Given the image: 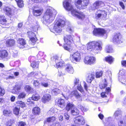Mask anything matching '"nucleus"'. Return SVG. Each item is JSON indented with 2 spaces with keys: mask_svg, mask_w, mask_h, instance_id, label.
Listing matches in <instances>:
<instances>
[{
  "mask_svg": "<svg viewBox=\"0 0 126 126\" xmlns=\"http://www.w3.org/2000/svg\"><path fill=\"white\" fill-rule=\"evenodd\" d=\"M121 113V112L120 110H118L116 111L114 114V116L116 117L118 116Z\"/></svg>",
  "mask_w": 126,
  "mask_h": 126,
  "instance_id": "obj_54",
  "label": "nucleus"
},
{
  "mask_svg": "<svg viewBox=\"0 0 126 126\" xmlns=\"http://www.w3.org/2000/svg\"><path fill=\"white\" fill-rule=\"evenodd\" d=\"M57 103L58 106L60 107L63 108L64 106L65 101L64 99H59L58 100Z\"/></svg>",
  "mask_w": 126,
  "mask_h": 126,
  "instance_id": "obj_29",
  "label": "nucleus"
},
{
  "mask_svg": "<svg viewBox=\"0 0 126 126\" xmlns=\"http://www.w3.org/2000/svg\"><path fill=\"white\" fill-rule=\"evenodd\" d=\"M107 86V84H102L99 85V87L101 89H102L104 88Z\"/></svg>",
  "mask_w": 126,
  "mask_h": 126,
  "instance_id": "obj_61",
  "label": "nucleus"
},
{
  "mask_svg": "<svg viewBox=\"0 0 126 126\" xmlns=\"http://www.w3.org/2000/svg\"><path fill=\"white\" fill-rule=\"evenodd\" d=\"M110 91V89L109 87L106 89V92H103L101 93V96L102 97H106L107 95L108 94Z\"/></svg>",
  "mask_w": 126,
  "mask_h": 126,
  "instance_id": "obj_28",
  "label": "nucleus"
},
{
  "mask_svg": "<svg viewBox=\"0 0 126 126\" xmlns=\"http://www.w3.org/2000/svg\"><path fill=\"white\" fill-rule=\"evenodd\" d=\"M57 109L56 108H52L48 112V113L51 114L52 113L56 112Z\"/></svg>",
  "mask_w": 126,
  "mask_h": 126,
  "instance_id": "obj_53",
  "label": "nucleus"
},
{
  "mask_svg": "<svg viewBox=\"0 0 126 126\" xmlns=\"http://www.w3.org/2000/svg\"><path fill=\"white\" fill-rule=\"evenodd\" d=\"M71 97H72L74 96L77 98H79L81 97L80 95L78 93V91L75 90L72 92L70 94Z\"/></svg>",
  "mask_w": 126,
  "mask_h": 126,
  "instance_id": "obj_27",
  "label": "nucleus"
},
{
  "mask_svg": "<svg viewBox=\"0 0 126 126\" xmlns=\"http://www.w3.org/2000/svg\"><path fill=\"white\" fill-rule=\"evenodd\" d=\"M71 0H67L63 2V5L64 8L67 10L71 11L73 16L77 17L79 19H83L85 17L83 13L79 12L74 8V6L71 4Z\"/></svg>",
  "mask_w": 126,
  "mask_h": 126,
  "instance_id": "obj_1",
  "label": "nucleus"
},
{
  "mask_svg": "<svg viewBox=\"0 0 126 126\" xmlns=\"http://www.w3.org/2000/svg\"><path fill=\"white\" fill-rule=\"evenodd\" d=\"M17 43L19 45V47L20 48H24L25 47L26 43L25 40L22 38H19L17 40Z\"/></svg>",
  "mask_w": 126,
  "mask_h": 126,
  "instance_id": "obj_16",
  "label": "nucleus"
},
{
  "mask_svg": "<svg viewBox=\"0 0 126 126\" xmlns=\"http://www.w3.org/2000/svg\"><path fill=\"white\" fill-rule=\"evenodd\" d=\"M6 22V20L4 16L3 15H0V23L2 25H4Z\"/></svg>",
  "mask_w": 126,
  "mask_h": 126,
  "instance_id": "obj_35",
  "label": "nucleus"
},
{
  "mask_svg": "<svg viewBox=\"0 0 126 126\" xmlns=\"http://www.w3.org/2000/svg\"><path fill=\"white\" fill-rule=\"evenodd\" d=\"M118 79L119 81L122 84L126 85V72L124 70L120 71Z\"/></svg>",
  "mask_w": 126,
  "mask_h": 126,
  "instance_id": "obj_7",
  "label": "nucleus"
},
{
  "mask_svg": "<svg viewBox=\"0 0 126 126\" xmlns=\"http://www.w3.org/2000/svg\"><path fill=\"white\" fill-rule=\"evenodd\" d=\"M103 73V72L102 71L97 72L96 73V77L97 78H99L101 77Z\"/></svg>",
  "mask_w": 126,
  "mask_h": 126,
  "instance_id": "obj_49",
  "label": "nucleus"
},
{
  "mask_svg": "<svg viewBox=\"0 0 126 126\" xmlns=\"http://www.w3.org/2000/svg\"><path fill=\"white\" fill-rule=\"evenodd\" d=\"M56 120V117L55 116H53L48 117L47 119L46 120L44 121V122H47L48 123L52 122Z\"/></svg>",
  "mask_w": 126,
  "mask_h": 126,
  "instance_id": "obj_38",
  "label": "nucleus"
},
{
  "mask_svg": "<svg viewBox=\"0 0 126 126\" xmlns=\"http://www.w3.org/2000/svg\"><path fill=\"white\" fill-rule=\"evenodd\" d=\"M11 112L10 110H5L3 111V114L4 115L7 116L9 115Z\"/></svg>",
  "mask_w": 126,
  "mask_h": 126,
  "instance_id": "obj_55",
  "label": "nucleus"
},
{
  "mask_svg": "<svg viewBox=\"0 0 126 126\" xmlns=\"http://www.w3.org/2000/svg\"><path fill=\"white\" fill-rule=\"evenodd\" d=\"M57 13L53 10L47 9L43 17V23L45 24H49L52 22L55 17Z\"/></svg>",
  "mask_w": 126,
  "mask_h": 126,
  "instance_id": "obj_3",
  "label": "nucleus"
},
{
  "mask_svg": "<svg viewBox=\"0 0 126 126\" xmlns=\"http://www.w3.org/2000/svg\"><path fill=\"white\" fill-rule=\"evenodd\" d=\"M40 111V109L38 107H35L32 110V113L35 115L39 114Z\"/></svg>",
  "mask_w": 126,
  "mask_h": 126,
  "instance_id": "obj_31",
  "label": "nucleus"
},
{
  "mask_svg": "<svg viewBox=\"0 0 126 126\" xmlns=\"http://www.w3.org/2000/svg\"><path fill=\"white\" fill-rule=\"evenodd\" d=\"M89 3V0H77L75 4L77 8L82 9L85 8Z\"/></svg>",
  "mask_w": 126,
  "mask_h": 126,
  "instance_id": "obj_5",
  "label": "nucleus"
},
{
  "mask_svg": "<svg viewBox=\"0 0 126 126\" xmlns=\"http://www.w3.org/2000/svg\"><path fill=\"white\" fill-rule=\"evenodd\" d=\"M103 4V2L102 1H96L94 4L92 10H94L98 8Z\"/></svg>",
  "mask_w": 126,
  "mask_h": 126,
  "instance_id": "obj_19",
  "label": "nucleus"
},
{
  "mask_svg": "<svg viewBox=\"0 0 126 126\" xmlns=\"http://www.w3.org/2000/svg\"><path fill=\"white\" fill-rule=\"evenodd\" d=\"M86 46L87 50L90 51H100L102 48V43L100 41L90 42L87 44Z\"/></svg>",
  "mask_w": 126,
  "mask_h": 126,
  "instance_id": "obj_4",
  "label": "nucleus"
},
{
  "mask_svg": "<svg viewBox=\"0 0 126 126\" xmlns=\"http://www.w3.org/2000/svg\"><path fill=\"white\" fill-rule=\"evenodd\" d=\"M63 39L64 43L68 44H71L73 42V37L70 35L64 34L63 37Z\"/></svg>",
  "mask_w": 126,
  "mask_h": 126,
  "instance_id": "obj_12",
  "label": "nucleus"
},
{
  "mask_svg": "<svg viewBox=\"0 0 126 126\" xmlns=\"http://www.w3.org/2000/svg\"><path fill=\"white\" fill-rule=\"evenodd\" d=\"M112 40L114 43L117 44L122 43L124 41L122 35L120 33H116L114 35Z\"/></svg>",
  "mask_w": 126,
  "mask_h": 126,
  "instance_id": "obj_8",
  "label": "nucleus"
},
{
  "mask_svg": "<svg viewBox=\"0 0 126 126\" xmlns=\"http://www.w3.org/2000/svg\"><path fill=\"white\" fill-rule=\"evenodd\" d=\"M105 60L109 63L111 64L114 61V58L111 56H107L105 58Z\"/></svg>",
  "mask_w": 126,
  "mask_h": 126,
  "instance_id": "obj_32",
  "label": "nucleus"
},
{
  "mask_svg": "<svg viewBox=\"0 0 126 126\" xmlns=\"http://www.w3.org/2000/svg\"><path fill=\"white\" fill-rule=\"evenodd\" d=\"M5 93L4 90L3 88L0 87V95L1 96H3Z\"/></svg>",
  "mask_w": 126,
  "mask_h": 126,
  "instance_id": "obj_58",
  "label": "nucleus"
},
{
  "mask_svg": "<svg viewBox=\"0 0 126 126\" xmlns=\"http://www.w3.org/2000/svg\"><path fill=\"white\" fill-rule=\"evenodd\" d=\"M51 99V95L48 94H45L42 98V101L44 103H45L47 102L50 101Z\"/></svg>",
  "mask_w": 126,
  "mask_h": 126,
  "instance_id": "obj_18",
  "label": "nucleus"
},
{
  "mask_svg": "<svg viewBox=\"0 0 126 126\" xmlns=\"http://www.w3.org/2000/svg\"><path fill=\"white\" fill-rule=\"evenodd\" d=\"M105 51L107 53H112L113 51L111 46L110 45H108L106 46Z\"/></svg>",
  "mask_w": 126,
  "mask_h": 126,
  "instance_id": "obj_34",
  "label": "nucleus"
},
{
  "mask_svg": "<svg viewBox=\"0 0 126 126\" xmlns=\"http://www.w3.org/2000/svg\"><path fill=\"white\" fill-rule=\"evenodd\" d=\"M39 27V25L38 22L36 20L34 21L31 24V30L34 32H36Z\"/></svg>",
  "mask_w": 126,
  "mask_h": 126,
  "instance_id": "obj_14",
  "label": "nucleus"
},
{
  "mask_svg": "<svg viewBox=\"0 0 126 126\" xmlns=\"http://www.w3.org/2000/svg\"><path fill=\"white\" fill-rule=\"evenodd\" d=\"M61 89V91L67 93L69 91L70 87L69 86L66 85H63L60 86L59 87Z\"/></svg>",
  "mask_w": 126,
  "mask_h": 126,
  "instance_id": "obj_24",
  "label": "nucleus"
},
{
  "mask_svg": "<svg viewBox=\"0 0 126 126\" xmlns=\"http://www.w3.org/2000/svg\"><path fill=\"white\" fill-rule=\"evenodd\" d=\"M44 55V53L43 52L40 51L39 52L38 54L37 55V57L39 59L41 58V57L43 56Z\"/></svg>",
  "mask_w": 126,
  "mask_h": 126,
  "instance_id": "obj_60",
  "label": "nucleus"
},
{
  "mask_svg": "<svg viewBox=\"0 0 126 126\" xmlns=\"http://www.w3.org/2000/svg\"><path fill=\"white\" fill-rule=\"evenodd\" d=\"M74 85L75 86H77L79 85V84H81L80 82L79 81V79L76 78L74 80Z\"/></svg>",
  "mask_w": 126,
  "mask_h": 126,
  "instance_id": "obj_46",
  "label": "nucleus"
},
{
  "mask_svg": "<svg viewBox=\"0 0 126 126\" xmlns=\"http://www.w3.org/2000/svg\"><path fill=\"white\" fill-rule=\"evenodd\" d=\"M26 124L24 122L21 121L18 123V126H26Z\"/></svg>",
  "mask_w": 126,
  "mask_h": 126,
  "instance_id": "obj_57",
  "label": "nucleus"
},
{
  "mask_svg": "<svg viewBox=\"0 0 126 126\" xmlns=\"http://www.w3.org/2000/svg\"><path fill=\"white\" fill-rule=\"evenodd\" d=\"M79 108L82 111H85L87 110V109L85 107L81 106H78Z\"/></svg>",
  "mask_w": 126,
  "mask_h": 126,
  "instance_id": "obj_59",
  "label": "nucleus"
},
{
  "mask_svg": "<svg viewBox=\"0 0 126 126\" xmlns=\"http://www.w3.org/2000/svg\"><path fill=\"white\" fill-rule=\"evenodd\" d=\"M65 70L68 73L73 74L74 72V70L71 65L70 64H67L66 66Z\"/></svg>",
  "mask_w": 126,
  "mask_h": 126,
  "instance_id": "obj_22",
  "label": "nucleus"
},
{
  "mask_svg": "<svg viewBox=\"0 0 126 126\" xmlns=\"http://www.w3.org/2000/svg\"><path fill=\"white\" fill-rule=\"evenodd\" d=\"M16 103L19 105V106L21 107H24L26 105L24 103L21 101H18L16 102Z\"/></svg>",
  "mask_w": 126,
  "mask_h": 126,
  "instance_id": "obj_50",
  "label": "nucleus"
},
{
  "mask_svg": "<svg viewBox=\"0 0 126 126\" xmlns=\"http://www.w3.org/2000/svg\"><path fill=\"white\" fill-rule=\"evenodd\" d=\"M107 15V12L103 10H98L95 14V18L96 20H105Z\"/></svg>",
  "mask_w": 126,
  "mask_h": 126,
  "instance_id": "obj_6",
  "label": "nucleus"
},
{
  "mask_svg": "<svg viewBox=\"0 0 126 126\" xmlns=\"http://www.w3.org/2000/svg\"><path fill=\"white\" fill-rule=\"evenodd\" d=\"M30 41L33 43V44L35 43L37 40V38L36 36L30 37Z\"/></svg>",
  "mask_w": 126,
  "mask_h": 126,
  "instance_id": "obj_52",
  "label": "nucleus"
},
{
  "mask_svg": "<svg viewBox=\"0 0 126 126\" xmlns=\"http://www.w3.org/2000/svg\"><path fill=\"white\" fill-rule=\"evenodd\" d=\"M55 24L53 29H50V31L55 34H59L62 31V29L65 24V20L57 18L55 21Z\"/></svg>",
  "mask_w": 126,
  "mask_h": 126,
  "instance_id": "obj_2",
  "label": "nucleus"
},
{
  "mask_svg": "<svg viewBox=\"0 0 126 126\" xmlns=\"http://www.w3.org/2000/svg\"><path fill=\"white\" fill-rule=\"evenodd\" d=\"M8 51L5 50H0V59L3 60L7 58L8 56Z\"/></svg>",
  "mask_w": 126,
  "mask_h": 126,
  "instance_id": "obj_15",
  "label": "nucleus"
},
{
  "mask_svg": "<svg viewBox=\"0 0 126 126\" xmlns=\"http://www.w3.org/2000/svg\"><path fill=\"white\" fill-rule=\"evenodd\" d=\"M26 95L25 93L24 92H22L20 93L18 96L17 98L19 99H21L24 98Z\"/></svg>",
  "mask_w": 126,
  "mask_h": 126,
  "instance_id": "obj_42",
  "label": "nucleus"
},
{
  "mask_svg": "<svg viewBox=\"0 0 126 126\" xmlns=\"http://www.w3.org/2000/svg\"><path fill=\"white\" fill-rule=\"evenodd\" d=\"M15 44V41L14 40L10 39L7 40L6 41V44L8 47H11L14 45Z\"/></svg>",
  "mask_w": 126,
  "mask_h": 126,
  "instance_id": "obj_25",
  "label": "nucleus"
},
{
  "mask_svg": "<svg viewBox=\"0 0 126 126\" xmlns=\"http://www.w3.org/2000/svg\"><path fill=\"white\" fill-rule=\"evenodd\" d=\"M106 32L103 29H95L93 31V33L94 35L97 36L98 35L103 36L106 33Z\"/></svg>",
  "mask_w": 126,
  "mask_h": 126,
  "instance_id": "obj_11",
  "label": "nucleus"
},
{
  "mask_svg": "<svg viewBox=\"0 0 126 126\" xmlns=\"http://www.w3.org/2000/svg\"><path fill=\"white\" fill-rule=\"evenodd\" d=\"M32 100H33L32 97H30L28 99L27 101L28 102H29L30 103L34 104V102L32 101Z\"/></svg>",
  "mask_w": 126,
  "mask_h": 126,
  "instance_id": "obj_62",
  "label": "nucleus"
},
{
  "mask_svg": "<svg viewBox=\"0 0 126 126\" xmlns=\"http://www.w3.org/2000/svg\"><path fill=\"white\" fill-rule=\"evenodd\" d=\"M43 12L42 9H34L33 10V14L35 16H38L40 15Z\"/></svg>",
  "mask_w": 126,
  "mask_h": 126,
  "instance_id": "obj_26",
  "label": "nucleus"
},
{
  "mask_svg": "<svg viewBox=\"0 0 126 126\" xmlns=\"http://www.w3.org/2000/svg\"><path fill=\"white\" fill-rule=\"evenodd\" d=\"M2 9L5 14L9 16H11L13 15L12 9L10 7L5 6L3 7Z\"/></svg>",
  "mask_w": 126,
  "mask_h": 126,
  "instance_id": "obj_17",
  "label": "nucleus"
},
{
  "mask_svg": "<svg viewBox=\"0 0 126 126\" xmlns=\"http://www.w3.org/2000/svg\"><path fill=\"white\" fill-rule=\"evenodd\" d=\"M39 63L38 62L33 61L31 63V65L33 68H37L38 66Z\"/></svg>",
  "mask_w": 126,
  "mask_h": 126,
  "instance_id": "obj_43",
  "label": "nucleus"
},
{
  "mask_svg": "<svg viewBox=\"0 0 126 126\" xmlns=\"http://www.w3.org/2000/svg\"><path fill=\"white\" fill-rule=\"evenodd\" d=\"M74 105L72 103H68L67 104L66 107V110L67 111H69L70 109H72L74 108Z\"/></svg>",
  "mask_w": 126,
  "mask_h": 126,
  "instance_id": "obj_39",
  "label": "nucleus"
},
{
  "mask_svg": "<svg viewBox=\"0 0 126 126\" xmlns=\"http://www.w3.org/2000/svg\"><path fill=\"white\" fill-rule=\"evenodd\" d=\"M16 2H17V5L19 7H22L23 6V1L22 0Z\"/></svg>",
  "mask_w": 126,
  "mask_h": 126,
  "instance_id": "obj_51",
  "label": "nucleus"
},
{
  "mask_svg": "<svg viewBox=\"0 0 126 126\" xmlns=\"http://www.w3.org/2000/svg\"><path fill=\"white\" fill-rule=\"evenodd\" d=\"M20 89V86L16 85L13 87V89L11 92L13 94H18Z\"/></svg>",
  "mask_w": 126,
  "mask_h": 126,
  "instance_id": "obj_20",
  "label": "nucleus"
},
{
  "mask_svg": "<svg viewBox=\"0 0 126 126\" xmlns=\"http://www.w3.org/2000/svg\"><path fill=\"white\" fill-rule=\"evenodd\" d=\"M108 121L109 123V126H115L113 121L112 120L111 118L109 117L108 118Z\"/></svg>",
  "mask_w": 126,
  "mask_h": 126,
  "instance_id": "obj_45",
  "label": "nucleus"
},
{
  "mask_svg": "<svg viewBox=\"0 0 126 126\" xmlns=\"http://www.w3.org/2000/svg\"><path fill=\"white\" fill-rule=\"evenodd\" d=\"M53 57L55 59V61L56 63H56V66L58 68L61 67L64 65V63L63 62H58V57L56 56H54Z\"/></svg>",
  "mask_w": 126,
  "mask_h": 126,
  "instance_id": "obj_23",
  "label": "nucleus"
},
{
  "mask_svg": "<svg viewBox=\"0 0 126 126\" xmlns=\"http://www.w3.org/2000/svg\"><path fill=\"white\" fill-rule=\"evenodd\" d=\"M32 97L33 100L34 101H37L40 98V96L38 94H33Z\"/></svg>",
  "mask_w": 126,
  "mask_h": 126,
  "instance_id": "obj_41",
  "label": "nucleus"
},
{
  "mask_svg": "<svg viewBox=\"0 0 126 126\" xmlns=\"http://www.w3.org/2000/svg\"><path fill=\"white\" fill-rule=\"evenodd\" d=\"M33 84L34 86L36 88H38L39 87L40 83L39 81L37 80H34L33 81Z\"/></svg>",
  "mask_w": 126,
  "mask_h": 126,
  "instance_id": "obj_48",
  "label": "nucleus"
},
{
  "mask_svg": "<svg viewBox=\"0 0 126 126\" xmlns=\"http://www.w3.org/2000/svg\"><path fill=\"white\" fill-rule=\"evenodd\" d=\"M20 110V108L19 106L16 107L13 109L14 113L16 115H18Z\"/></svg>",
  "mask_w": 126,
  "mask_h": 126,
  "instance_id": "obj_40",
  "label": "nucleus"
},
{
  "mask_svg": "<svg viewBox=\"0 0 126 126\" xmlns=\"http://www.w3.org/2000/svg\"><path fill=\"white\" fill-rule=\"evenodd\" d=\"M96 59L93 56H87L84 59V62L87 65H92L95 63Z\"/></svg>",
  "mask_w": 126,
  "mask_h": 126,
  "instance_id": "obj_9",
  "label": "nucleus"
},
{
  "mask_svg": "<svg viewBox=\"0 0 126 126\" xmlns=\"http://www.w3.org/2000/svg\"><path fill=\"white\" fill-rule=\"evenodd\" d=\"M79 111L76 108H74L72 109L71 111V114L74 115H76L79 114Z\"/></svg>",
  "mask_w": 126,
  "mask_h": 126,
  "instance_id": "obj_36",
  "label": "nucleus"
},
{
  "mask_svg": "<svg viewBox=\"0 0 126 126\" xmlns=\"http://www.w3.org/2000/svg\"><path fill=\"white\" fill-rule=\"evenodd\" d=\"M30 77H35L37 79L39 78V77H41L42 76L41 74L39 72H32L29 75Z\"/></svg>",
  "mask_w": 126,
  "mask_h": 126,
  "instance_id": "obj_21",
  "label": "nucleus"
},
{
  "mask_svg": "<svg viewBox=\"0 0 126 126\" xmlns=\"http://www.w3.org/2000/svg\"><path fill=\"white\" fill-rule=\"evenodd\" d=\"M94 76L93 74H89L87 80L88 82L89 83H91L92 80L94 79Z\"/></svg>",
  "mask_w": 126,
  "mask_h": 126,
  "instance_id": "obj_30",
  "label": "nucleus"
},
{
  "mask_svg": "<svg viewBox=\"0 0 126 126\" xmlns=\"http://www.w3.org/2000/svg\"><path fill=\"white\" fill-rule=\"evenodd\" d=\"M70 59L73 63L79 62L81 59L80 55L78 52H76L72 54H70Z\"/></svg>",
  "mask_w": 126,
  "mask_h": 126,
  "instance_id": "obj_10",
  "label": "nucleus"
},
{
  "mask_svg": "<svg viewBox=\"0 0 126 126\" xmlns=\"http://www.w3.org/2000/svg\"><path fill=\"white\" fill-rule=\"evenodd\" d=\"M61 92V89H60L56 88L53 89L52 92V93L53 95H56L60 93Z\"/></svg>",
  "mask_w": 126,
  "mask_h": 126,
  "instance_id": "obj_37",
  "label": "nucleus"
},
{
  "mask_svg": "<svg viewBox=\"0 0 126 126\" xmlns=\"http://www.w3.org/2000/svg\"><path fill=\"white\" fill-rule=\"evenodd\" d=\"M24 89L28 93H30L33 90L32 88L29 85H26L24 88Z\"/></svg>",
  "mask_w": 126,
  "mask_h": 126,
  "instance_id": "obj_44",
  "label": "nucleus"
},
{
  "mask_svg": "<svg viewBox=\"0 0 126 126\" xmlns=\"http://www.w3.org/2000/svg\"><path fill=\"white\" fill-rule=\"evenodd\" d=\"M74 121L75 123L82 125L84 124L85 122L84 118L81 116L75 118Z\"/></svg>",
  "mask_w": 126,
  "mask_h": 126,
  "instance_id": "obj_13",
  "label": "nucleus"
},
{
  "mask_svg": "<svg viewBox=\"0 0 126 126\" xmlns=\"http://www.w3.org/2000/svg\"><path fill=\"white\" fill-rule=\"evenodd\" d=\"M66 30L70 33H71L73 31L72 29L70 26H68L66 28Z\"/></svg>",
  "mask_w": 126,
  "mask_h": 126,
  "instance_id": "obj_63",
  "label": "nucleus"
},
{
  "mask_svg": "<svg viewBox=\"0 0 126 126\" xmlns=\"http://www.w3.org/2000/svg\"><path fill=\"white\" fill-rule=\"evenodd\" d=\"M119 126H126V124L124 123L122 121H120L118 123Z\"/></svg>",
  "mask_w": 126,
  "mask_h": 126,
  "instance_id": "obj_64",
  "label": "nucleus"
},
{
  "mask_svg": "<svg viewBox=\"0 0 126 126\" xmlns=\"http://www.w3.org/2000/svg\"><path fill=\"white\" fill-rule=\"evenodd\" d=\"M77 87L78 89L81 92H83V90L82 87L81 85V84H79L78 86H77Z\"/></svg>",
  "mask_w": 126,
  "mask_h": 126,
  "instance_id": "obj_56",
  "label": "nucleus"
},
{
  "mask_svg": "<svg viewBox=\"0 0 126 126\" xmlns=\"http://www.w3.org/2000/svg\"><path fill=\"white\" fill-rule=\"evenodd\" d=\"M71 44L64 43L63 45V47L64 49L69 51L71 50L72 49Z\"/></svg>",
  "mask_w": 126,
  "mask_h": 126,
  "instance_id": "obj_33",
  "label": "nucleus"
},
{
  "mask_svg": "<svg viewBox=\"0 0 126 126\" xmlns=\"http://www.w3.org/2000/svg\"><path fill=\"white\" fill-rule=\"evenodd\" d=\"M27 34L29 38L36 36L35 34L31 31H28Z\"/></svg>",
  "mask_w": 126,
  "mask_h": 126,
  "instance_id": "obj_47",
  "label": "nucleus"
}]
</instances>
